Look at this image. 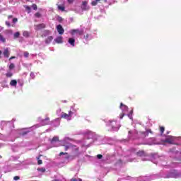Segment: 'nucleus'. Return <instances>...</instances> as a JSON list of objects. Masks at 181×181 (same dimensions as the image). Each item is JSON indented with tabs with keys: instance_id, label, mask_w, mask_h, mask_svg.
Segmentation results:
<instances>
[{
	"instance_id": "nucleus-53",
	"label": "nucleus",
	"mask_w": 181,
	"mask_h": 181,
	"mask_svg": "<svg viewBox=\"0 0 181 181\" xmlns=\"http://www.w3.org/2000/svg\"><path fill=\"white\" fill-rule=\"evenodd\" d=\"M6 26H11V23L10 22H8V21H6Z\"/></svg>"
},
{
	"instance_id": "nucleus-58",
	"label": "nucleus",
	"mask_w": 181,
	"mask_h": 181,
	"mask_svg": "<svg viewBox=\"0 0 181 181\" xmlns=\"http://www.w3.org/2000/svg\"><path fill=\"white\" fill-rule=\"evenodd\" d=\"M12 59H15V57H11L9 60H12Z\"/></svg>"
},
{
	"instance_id": "nucleus-5",
	"label": "nucleus",
	"mask_w": 181,
	"mask_h": 181,
	"mask_svg": "<svg viewBox=\"0 0 181 181\" xmlns=\"http://www.w3.org/2000/svg\"><path fill=\"white\" fill-rule=\"evenodd\" d=\"M129 152L131 156L136 154L137 156H140V158H141V160L144 162L148 160V156H146V153H145L144 151H138L136 148H131Z\"/></svg>"
},
{
	"instance_id": "nucleus-7",
	"label": "nucleus",
	"mask_w": 181,
	"mask_h": 181,
	"mask_svg": "<svg viewBox=\"0 0 181 181\" xmlns=\"http://www.w3.org/2000/svg\"><path fill=\"white\" fill-rule=\"evenodd\" d=\"M107 127H109L110 131H118L121 127V126L119 125V123L114 120H109L107 122Z\"/></svg>"
},
{
	"instance_id": "nucleus-9",
	"label": "nucleus",
	"mask_w": 181,
	"mask_h": 181,
	"mask_svg": "<svg viewBox=\"0 0 181 181\" xmlns=\"http://www.w3.org/2000/svg\"><path fill=\"white\" fill-rule=\"evenodd\" d=\"M68 148V151H71L72 153V156H80V151H78V147L75 145L69 146Z\"/></svg>"
},
{
	"instance_id": "nucleus-14",
	"label": "nucleus",
	"mask_w": 181,
	"mask_h": 181,
	"mask_svg": "<svg viewBox=\"0 0 181 181\" xmlns=\"http://www.w3.org/2000/svg\"><path fill=\"white\" fill-rule=\"evenodd\" d=\"M120 109L122 111V114H120L119 118H120V119H122V118H124V116L125 115V114H127V112H128V106L121 103Z\"/></svg>"
},
{
	"instance_id": "nucleus-49",
	"label": "nucleus",
	"mask_w": 181,
	"mask_h": 181,
	"mask_svg": "<svg viewBox=\"0 0 181 181\" xmlns=\"http://www.w3.org/2000/svg\"><path fill=\"white\" fill-rule=\"evenodd\" d=\"M21 179V177L19 176H15L13 177V180H19Z\"/></svg>"
},
{
	"instance_id": "nucleus-19",
	"label": "nucleus",
	"mask_w": 181,
	"mask_h": 181,
	"mask_svg": "<svg viewBox=\"0 0 181 181\" xmlns=\"http://www.w3.org/2000/svg\"><path fill=\"white\" fill-rule=\"evenodd\" d=\"M81 8L82 11H88L90 9V6H88V1H83Z\"/></svg>"
},
{
	"instance_id": "nucleus-42",
	"label": "nucleus",
	"mask_w": 181,
	"mask_h": 181,
	"mask_svg": "<svg viewBox=\"0 0 181 181\" xmlns=\"http://www.w3.org/2000/svg\"><path fill=\"white\" fill-rule=\"evenodd\" d=\"M35 18H40L42 16V14L40 13H36L35 14Z\"/></svg>"
},
{
	"instance_id": "nucleus-54",
	"label": "nucleus",
	"mask_w": 181,
	"mask_h": 181,
	"mask_svg": "<svg viewBox=\"0 0 181 181\" xmlns=\"http://www.w3.org/2000/svg\"><path fill=\"white\" fill-rule=\"evenodd\" d=\"M68 4H73L74 2V0H67Z\"/></svg>"
},
{
	"instance_id": "nucleus-59",
	"label": "nucleus",
	"mask_w": 181,
	"mask_h": 181,
	"mask_svg": "<svg viewBox=\"0 0 181 181\" xmlns=\"http://www.w3.org/2000/svg\"><path fill=\"white\" fill-rule=\"evenodd\" d=\"M1 54H2V51L0 50V59L1 58Z\"/></svg>"
},
{
	"instance_id": "nucleus-46",
	"label": "nucleus",
	"mask_w": 181,
	"mask_h": 181,
	"mask_svg": "<svg viewBox=\"0 0 181 181\" xmlns=\"http://www.w3.org/2000/svg\"><path fill=\"white\" fill-rule=\"evenodd\" d=\"M57 20L58 21V22H63V18L60 16H58Z\"/></svg>"
},
{
	"instance_id": "nucleus-16",
	"label": "nucleus",
	"mask_w": 181,
	"mask_h": 181,
	"mask_svg": "<svg viewBox=\"0 0 181 181\" xmlns=\"http://www.w3.org/2000/svg\"><path fill=\"white\" fill-rule=\"evenodd\" d=\"M146 145H158V141H156V138H149L146 142Z\"/></svg>"
},
{
	"instance_id": "nucleus-26",
	"label": "nucleus",
	"mask_w": 181,
	"mask_h": 181,
	"mask_svg": "<svg viewBox=\"0 0 181 181\" xmlns=\"http://www.w3.org/2000/svg\"><path fill=\"white\" fill-rule=\"evenodd\" d=\"M54 42L56 43H63V37L62 36H58L54 39Z\"/></svg>"
},
{
	"instance_id": "nucleus-12",
	"label": "nucleus",
	"mask_w": 181,
	"mask_h": 181,
	"mask_svg": "<svg viewBox=\"0 0 181 181\" xmlns=\"http://www.w3.org/2000/svg\"><path fill=\"white\" fill-rule=\"evenodd\" d=\"M179 139V137H175L173 136H167L164 142H167V144H170L171 145H175L176 144V141Z\"/></svg>"
},
{
	"instance_id": "nucleus-43",
	"label": "nucleus",
	"mask_w": 181,
	"mask_h": 181,
	"mask_svg": "<svg viewBox=\"0 0 181 181\" xmlns=\"http://www.w3.org/2000/svg\"><path fill=\"white\" fill-rule=\"evenodd\" d=\"M37 164L38 165H42V163H43V162L42 161V160H40V158L39 157H37Z\"/></svg>"
},
{
	"instance_id": "nucleus-18",
	"label": "nucleus",
	"mask_w": 181,
	"mask_h": 181,
	"mask_svg": "<svg viewBox=\"0 0 181 181\" xmlns=\"http://www.w3.org/2000/svg\"><path fill=\"white\" fill-rule=\"evenodd\" d=\"M66 46H68L69 47H70V46L71 47H74V46H76V39H74V37H69Z\"/></svg>"
},
{
	"instance_id": "nucleus-62",
	"label": "nucleus",
	"mask_w": 181,
	"mask_h": 181,
	"mask_svg": "<svg viewBox=\"0 0 181 181\" xmlns=\"http://www.w3.org/2000/svg\"><path fill=\"white\" fill-rule=\"evenodd\" d=\"M0 159H2V156H0Z\"/></svg>"
},
{
	"instance_id": "nucleus-50",
	"label": "nucleus",
	"mask_w": 181,
	"mask_h": 181,
	"mask_svg": "<svg viewBox=\"0 0 181 181\" xmlns=\"http://www.w3.org/2000/svg\"><path fill=\"white\" fill-rule=\"evenodd\" d=\"M25 8L27 11H29V12H30V6H25Z\"/></svg>"
},
{
	"instance_id": "nucleus-32",
	"label": "nucleus",
	"mask_w": 181,
	"mask_h": 181,
	"mask_svg": "<svg viewBox=\"0 0 181 181\" xmlns=\"http://www.w3.org/2000/svg\"><path fill=\"white\" fill-rule=\"evenodd\" d=\"M62 155H64V158L65 159H69V153L61 152V153H59V156H62Z\"/></svg>"
},
{
	"instance_id": "nucleus-51",
	"label": "nucleus",
	"mask_w": 181,
	"mask_h": 181,
	"mask_svg": "<svg viewBox=\"0 0 181 181\" xmlns=\"http://www.w3.org/2000/svg\"><path fill=\"white\" fill-rule=\"evenodd\" d=\"M97 158H98V159H103V155L98 154V155H97Z\"/></svg>"
},
{
	"instance_id": "nucleus-13",
	"label": "nucleus",
	"mask_w": 181,
	"mask_h": 181,
	"mask_svg": "<svg viewBox=\"0 0 181 181\" xmlns=\"http://www.w3.org/2000/svg\"><path fill=\"white\" fill-rule=\"evenodd\" d=\"M157 175H151V176H144V177H139V181H151L153 180V179H158Z\"/></svg>"
},
{
	"instance_id": "nucleus-8",
	"label": "nucleus",
	"mask_w": 181,
	"mask_h": 181,
	"mask_svg": "<svg viewBox=\"0 0 181 181\" xmlns=\"http://www.w3.org/2000/svg\"><path fill=\"white\" fill-rule=\"evenodd\" d=\"M72 139H70V137H65L62 140L60 141L61 146H64L65 151H69V146H71V142Z\"/></svg>"
},
{
	"instance_id": "nucleus-1",
	"label": "nucleus",
	"mask_w": 181,
	"mask_h": 181,
	"mask_svg": "<svg viewBox=\"0 0 181 181\" xmlns=\"http://www.w3.org/2000/svg\"><path fill=\"white\" fill-rule=\"evenodd\" d=\"M149 134H153L152 130L146 129V132H139L136 130L129 131L128 139H144L146 136H148Z\"/></svg>"
},
{
	"instance_id": "nucleus-56",
	"label": "nucleus",
	"mask_w": 181,
	"mask_h": 181,
	"mask_svg": "<svg viewBox=\"0 0 181 181\" xmlns=\"http://www.w3.org/2000/svg\"><path fill=\"white\" fill-rule=\"evenodd\" d=\"M2 30H4V27L0 26V32H2Z\"/></svg>"
},
{
	"instance_id": "nucleus-37",
	"label": "nucleus",
	"mask_w": 181,
	"mask_h": 181,
	"mask_svg": "<svg viewBox=\"0 0 181 181\" xmlns=\"http://www.w3.org/2000/svg\"><path fill=\"white\" fill-rule=\"evenodd\" d=\"M13 69H15V64H14L13 63H11V64L8 66V70L13 71Z\"/></svg>"
},
{
	"instance_id": "nucleus-17",
	"label": "nucleus",
	"mask_w": 181,
	"mask_h": 181,
	"mask_svg": "<svg viewBox=\"0 0 181 181\" xmlns=\"http://www.w3.org/2000/svg\"><path fill=\"white\" fill-rule=\"evenodd\" d=\"M13 122H6V121H1V128H9L11 125H13Z\"/></svg>"
},
{
	"instance_id": "nucleus-63",
	"label": "nucleus",
	"mask_w": 181,
	"mask_h": 181,
	"mask_svg": "<svg viewBox=\"0 0 181 181\" xmlns=\"http://www.w3.org/2000/svg\"><path fill=\"white\" fill-rule=\"evenodd\" d=\"M105 1V2H107V0H104Z\"/></svg>"
},
{
	"instance_id": "nucleus-28",
	"label": "nucleus",
	"mask_w": 181,
	"mask_h": 181,
	"mask_svg": "<svg viewBox=\"0 0 181 181\" xmlns=\"http://www.w3.org/2000/svg\"><path fill=\"white\" fill-rule=\"evenodd\" d=\"M18 159H19V156H11L10 157V160L11 161H15V160H18Z\"/></svg>"
},
{
	"instance_id": "nucleus-30",
	"label": "nucleus",
	"mask_w": 181,
	"mask_h": 181,
	"mask_svg": "<svg viewBox=\"0 0 181 181\" xmlns=\"http://www.w3.org/2000/svg\"><path fill=\"white\" fill-rule=\"evenodd\" d=\"M52 40H53V36H49L48 37L46 40H45V43H47V45H49V43H50L52 42Z\"/></svg>"
},
{
	"instance_id": "nucleus-57",
	"label": "nucleus",
	"mask_w": 181,
	"mask_h": 181,
	"mask_svg": "<svg viewBox=\"0 0 181 181\" xmlns=\"http://www.w3.org/2000/svg\"><path fill=\"white\" fill-rule=\"evenodd\" d=\"M8 19H12V16H8Z\"/></svg>"
},
{
	"instance_id": "nucleus-45",
	"label": "nucleus",
	"mask_w": 181,
	"mask_h": 181,
	"mask_svg": "<svg viewBox=\"0 0 181 181\" xmlns=\"http://www.w3.org/2000/svg\"><path fill=\"white\" fill-rule=\"evenodd\" d=\"M30 77L31 78H35V73H33V72H31L30 74Z\"/></svg>"
},
{
	"instance_id": "nucleus-3",
	"label": "nucleus",
	"mask_w": 181,
	"mask_h": 181,
	"mask_svg": "<svg viewBox=\"0 0 181 181\" xmlns=\"http://www.w3.org/2000/svg\"><path fill=\"white\" fill-rule=\"evenodd\" d=\"M45 125H49V117L42 119L40 122V124H37L31 127L23 129L19 131L20 135L22 136H25V135H27V134H29L30 131H33V129H36V128H39L40 127H43Z\"/></svg>"
},
{
	"instance_id": "nucleus-25",
	"label": "nucleus",
	"mask_w": 181,
	"mask_h": 181,
	"mask_svg": "<svg viewBox=\"0 0 181 181\" xmlns=\"http://www.w3.org/2000/svg\"><path fill=\"white\" fill-rule=\"evenodd\" d=\"M61 118H64V119H67V121H71V119L70 117V116L69 115V113H64V112H62L61 113Z\"/></svg>"
},
{
	"instance_id": "nucleus-39",
	"label": "nucleus",
	"mask_w": 181,
	"mask_h": 181,
	"mask_svg": "<svg viewBox=\"0 0 181 181\" xmlns=\"http://www.w3.org/2000/svg\"><path fill=\"white\" fill-rule=\"evenodd\" d=\"M134 112V110H131L129 114L127 115V117L129 118V119H132V114Z\"/></svg>"
},
{
	"instance_id": "nucleus-41",
	"label": "nucleus",
	"mask_w": 181,
	"mask_h": 181,
	"mask_svg": "<svg viewBox=\"0 0 181 181\" xmlns=\"http://www.w3.org/2000/svg\"><path fill=\"white\" fill-rule=\"evenodd\" d=\"M160 131L161 135H162V134H163V132H165V127H160Z\"/></svg>"
},
{
	"instance_id": "nucleus-2",
	"label": "nucleus",
	"mask_w": 181,
	"mask_h": 181,
	"mask_svg": "<svg viewBox=\"0 0 181 181\" xmlns=\"http://www.w3.org/2000/svg\"><path fill=\"white\" fill-rule=\"evenodd\" d=\"M84 135L85 138H87V139H91L90 143L93 142L95 145L103 144V137L95 134V133L87 130L84 132Z\"/></svg>"
},
{
	"instance_id": "nucleus-22",
	"label": "nucleus",
	"mask_w": 181,
	"mask_h": 181,
	"mask_svg": "<svg viewBox=\"0 0 181 181\" xmlns=\"http://www.w3.org/2000/svg\"><path fill=\"white\" fill-rule=\"evenodd\" d=\"M46 28V24L41 23L35 25V30H42V29H45Z\"/></svg>"
},
{
	"instance_id": "nucleus-44",
	"label": "nucleus",
	"mask_w": 181,
	"mask_h": 181,
	"mask_svg": "<svg viewBox=\"0 0 181 181\" xmlns=\"http://www.w3.org/2000/svg\"><path fill=\"white\" fill-rule=\"evenodd\" d=\"M33 9H34V11H37V6L36 4H33L32 6Z\"/></svg>"
},
{
	"instance_id": "nucleus-34",
	"label": "nucleus",
	"mask_w": 181,
	"mask_h": 181,
	"mask_svg": "<svg viewBox=\"0 0 181 181\" xmlns=\"http://www.w3.org/2000/svg\"><path fill=\"white\" fill-rule=\"evenodd\" d=\"M49 35H50V30H47L44 31L42 36H44V37H46V36H49Z\"/></svg>"
},
{
	"instance_id": "nucleus-60",
	"label": "nucleus",
	"mask_w": 181,
	"mask_h": 181,
	"mask_svg": "<svg viewBox=\"0 0 181 181\" xmlns=\"http://www.w3.org/2000/svg\"><path fill=\"white\" fill-rule=\"evenodd\" d=\"M123 2H128V0H123Z\"/></svg>"
},
{
	"instance_id": "nucleus-35",
	"label": "nucleus",
	"mask_w": 181,
	"mask_h": 181,
	"mask_svg": "<svg viewBox=\"0 0 181 181\" xmlns=\"http://www.w3.org/2000/svg\"><path fill=\"white\" fill-rule=\"evenodd\" d=\"M0 42H1V43H5V42H6V39L4 38V35L1 34H0Z\"/></svg>"
},
{
	"instance_id": "nucleus-20",
	"label": "nucleus",
	"mask_w": 181,
	"mask_h": 181,
	"mask_svg": "<svg viewBox=\"0 0 181 181\" xmlns=\"http://www.w3.org/2000/svg\"><path fill=\"white\" fill-rule=\"evenodd\" d=\"M76 114H77V110L74 109V107H71V110L69 111V116L71 118H73V115H76Z\"/></svg>"
},
{
	"instance_id": "nucleus-23",
	"label": "nucleus",
	"mask_w": 181,
	"mask_h": 181,
	"mask_svg": "<svg viewBox=\"0 0 181 181\" xmlns=\"http://www.w3.org/2000/svg\"><path fill=\"white\" fill-rule=\"evenodd\" d=\"M57 30L59 33V35H63L64 33V29L63 28V26L62 25H57Z\"/></svg>"
},
{
	"instance_id": "nucleus-61",
	"label": "nucleus",
	"mask_w": 181,
	"mask_h": 181,
	"mask_svg": "<svg viewBox=\"0 0 181 181\" xmlns=\"http://www.w3.org/2000/svg\"><path fill=\"white\" fill-rule=\"evenodd\" d=\"M63 103H67V101L66 100H64Z\"/></svg>"
},
{
	"instance_id": "nucleus-64",
	"label": "nucleus",
	"mask_w": 181,
	"mask_h": 181,
	"mask_svg": "<svg viewBox=\"0 0 181 181\" xmlns=\"http://www.w3.org/2000/svg\"><path fill=\"white\" fill-rule=\"evenodd\" d=\"M88 146H90V144H88Z\"/></svg>"
},
{
	"instance_id": "nucleus-33",
	"label": "nucleus",
	"mask_w": 181,
	"mask_h": 181,
	"mask_svg": "<svg viewBox=\"0 0 181 181\" xmlns=\"http://www.w3.org/2000/svg\"><path fill=\"white\" fill-rule=\"evenodd\" d=\"M23 35L24 37H29V36H30V33L28 31H23Z\"/></svg>"
},
{
	"instance_id": "nucleus-52",
	"label": "nucleus",
	"mask_w": 181,
	"mask_h": 181,
	"mask_svg": "<svg viewBox=\"0 0 181 181\" xmlns=\"http://www.w3.org/2000/svg\"><path fill=\"white\" fill-rule=\"evenodd\" d=\"M16 22H18V18H13V23H16Z\"/></svg>"
},
{
	"instance_id": "nucleus-10",
	"label": "nucleus",
	"mask_w": 181,
	"mask_h": 181,
	"mask_svg": "<svg viewBox=\"0 0 181 181\" xmlns=\"http://www.w3.org/2000/svg\"><path fill=\"white\" fill-rule=\"evenodd\" d=\"M163 158V157H160L159 156H158V154H154L152 157L151 160L153 163H155L156 165H158V163H159L162 166H165V163H162Z\"/></svg>"
},
{
	"instance_id": "nucleus-48",
	"label": "nucleus",
	"mask_w": 181,
	"mask_h": 181,
	"mask_svg": "<svg viewBox=\"0 0 181 181\" xmlns=\"http://www.w3.org/2000/svg\"><path fill=\"white\" fill-rule=\"evenodd\" d=\"M71 181H83V180L78 178V179H71Z\"/></svg>"
},
{
	"instance_id": "nucleus-27",
	"label": "nucleus",
	"mask_w": 181,
	"mask_h": 181,
	"mask_svg": "<svg viewBox=\"0 0 181 181\" xmlns=\"http://www.w3.org/2000/svg\"><path fill=\"white\" fill-rule=\"evenodd\" d=\"M59 125H60V119L58 118L53 122V127H59Z\"/></svg>"
},
{
	"instance_id": "nucleus-6",
	"label": "nucleus",
	"mask_w": 181,
	"mask_h": 181,
	"mask_svg": "<svg viewBox=\"0 0 181 181\" xmlns=\"http://www.w3.org/2000/svg\"><path fill=\"white\" fill-rule=\"evenodd\" d=\"M181 173L176 170H172L168 173V174H163L161 175V177H163L164 179H170V177H173L174 179H177L178 177H180Z\"/></svg>"
},
{
	"instance_id": "nucleus-29",
	"label": "nucleus",
	"mask_w": 181,
	"mask_h": 181,
	"mask_svg": "<svg viewBox=\"0 0 181 181\" xmlns=\"http://www.w3.org/2000/svg\"><path fill=\"white\" fill-rule=\"evenodd\" d=\"M13 76V73L11 70H8L7 73L6 74V77H12Z\"/></svg>"
},
{
	"instance_id": "nucleus-47",
	"label": "nucleus",
	"mask_w": 181,
	"mask_h": 181,
	"mask_svg": "<svg viewBox=\"0 0 181 181\" xmlns=\"http://www.w3.org/2000/svg\"><path fill=\"white\" fill-rule=\"evenodd\" d=\"M24 57H29V52H24Z\"/></svg>"
},
{
	"instance_id": "nucleus-38",
	"label": "nucleus",
	"mask_w": 181,
	"mask_h": 181,
	"mask_svg": "<svg viewBox=\"0 0 181 181\" xmlns=\"http://www.w3.org/2000/svg\"><path fill=\"white\" fill-rule=\"evenodd\" d=\"M20 35H21V33H19V32H16L13 34L15 39H18V37H19Z\"/></svg>"
},
{
	"instance_id": "nucleus-21",
	"label": "nucleus",
	"mask_w": 181,
	"mask_h": 181,
	"mask_svg": "<svg viewBox=\"0 0 181 181\" xmlns=\"http://www.w3.org/2000/svg\"><path fill=\"white\" fill-rule=\"evenodd\" d=\"M3 54L6 59H8V57H9V56H11V50L9 49V48H8V47L4 48Z\"/></svg>"
},
{
	"instance_id": "nucleus-11",
	"label": "nucleus",
	"mask_w": 181,
	"mask_h": 181,
	"mask_svg": "<svg viewBox=\"0 0 181 181\" xmlns=\"http://www.w3.org/2000/svg\"><path fill=\"white\" fill-rule=\"evenodd\" d=\"M64 5H66V1L64 0L58 1L57 3V10L60 12H66V7Z\"/></svg>"
},
{
	"instance_id": "nucleus-31",
	"label": "nucleus",
	"mask_w": 181,
	"mask_h": 181,
	"mask_svg": "<svg viewBox=\"0 0 181 181\" xmlns=\"http://www.w3.org/2000/svg\"><path fill=\"white\" fill-rule=\"evenodd\" d=\"M18 84V82L16 80H11L10 82V86H12L13 87H16V85Z\"/></svg>"
},
{
	"instance_id": "nucleus-4",
	"label": "nucleus",
	"mask_w": 181,
	"mask_h": 181,
	"mask_svg": "<svg viewBox=\"0 0 181 181\" xmlns=\"http://www.w3.org/2000/svg\"><path fill=\"white\" fill-rule=\"evenodd\" d=\"M71 33V35H76V33L81 35V38L83 39L84 42H88V40L93 39V35H91V31H90V30H86L83 32L78 30H73Z\"/></svg>"
},
{
	"instance_id": "nucleus-24",
	"label": "nucleus",
	"mask_w": 181,
	"mask_h": 181,
	"mask_svg": "<svg viewBox=\"0 0 181 181\" xmlns=\"http://www.w3.org/2000/svg\"><path fill=\"white\" fill-rule=\"evenodd\" d=\"M22 166H23V163L20 162V163L13 165V169H16V170H21L23 169Z\"/></svg>"
},
{
	"instance_id": "nucleus-40",
	"label": "nucleus",
	"mask_w": 181,
	"mask_h": 181,
	"mask_svg": "<svg viewBox=\"0 0 181 181\" xmlns=\"http://www.w3.org/2000/svg\"><path fill=\"white\" fill-rule=\"evenodd\" d=\"M37 170L39 172H42V173L46 172V169L45 168H37Z\"/></svg>"
},
{
	"instance_id": "nucleus-55",
	"label": "nucleus",
	"mask_w": 181,
	"mask_h": 181,
	"mask_svg": "<svg viewBox=\"0 0 181 181\" xmlns=\"http://www.w3.org/2000/svg\"><path fill=\"white\" fill-rule=\"evenodd\" d=\"M60 112H62V110L59 109L58 110H57V114L59 115V114H60Z\"/></svg>"
},
{
	"instance_id": "nucleus-36",
	"label": "nucleus",
	"mask_w": 181,
	"mask_h": 181,
	"mask_svg": "<svg viewBox=\"0 0 181 181\" xmlns=\"http://www.w3.org/2000/svg\"><path fill=\"white\" fill-rule=\"evenodd\" d=\"M101 0H93L92 2H91V5L92 6H97V4H98V2H100Z\"/></svg>"
},
{
	"instance_id": "nucleus-15",
	"label": "nucleus",
	"mask_w": 181,
	"mask_h": 181,
	"mask_svg": "<svg viewBox=\"0 0 181 181\" xmlns=\"http://www.w3.org/2000/svg\"><path fill=\"white\" fill-rule=\"evenodd\" d=\"M51 145L53 146H60V141H59V136H54L51 141Z\"/></svg>"
}]
</instances>
